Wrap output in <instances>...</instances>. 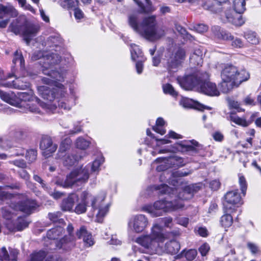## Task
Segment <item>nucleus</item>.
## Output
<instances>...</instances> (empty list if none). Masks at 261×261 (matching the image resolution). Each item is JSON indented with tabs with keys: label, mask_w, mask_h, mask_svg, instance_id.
<instances>
[{
	"label": "nucleus",
	"mask_w": 261,
	"mask_h": 261,
	"mask_svg": "<svg viewBox=\"0 0 261 261\" xmlns=\"http://www.w3.org/2000/svg\"><path fill=\"white\" fill-rule=\"evenodd\" d=\"M59 38L56 36L49 37L45 42L46 45L49 47L58 45Z\"/></svg>",
	"instance_id": "57"
},
{
	"label": "nucleus",
	"mask_w": 261,
	"mask_h": 261,
	"mask_svg": "<svg viewBox=\"0 0 261 261\" xmlns=\"http://www.w3.org/2000/svg\"><path fill=\"white\" fill-rule=\"evenodd\" d=\"M168 162L172 164L174 167H182L186 164L182 158L177 156L170 157Z\"/></svg>",
	"instance_id": "48"
},
{
	"label": "nucleus",
	"mask_w": 261,
	"mask_h": 261,
	"mask_svg": "<svg viewBox=\"0 0 261 261\" xmlns=\"http://www.w3.org/2000/svg\"><path fill=\"white\" fill-rule=\"evenodd\" d=\"M37 153L35 149H30L27 151L26 153V159L29 163H31L36 160Z\"/></svg>",
	"instance_id": "53"
},
{
	"label": "nucleus",
	"mask_w": 261,
	"mask_h": 261,
	"mask_svg": "<svg viewBox=\"0 0 261 261\" xmlns=\"http://www.w3.org/2000/svg\"><path fill=\"white\" fill-rule=\"evenodd\" d=\"M37 206L35 201L31 199H27L20 202L18 204L19 210L27 214H30Z\"/></svg>",
	"instance_id": "24"
},
{
	"label": "nucleus",
	"mask_w": 261,
	"mask_h": 261,
	"mask_svg": "<svg viewBox=\"0 0 261 261\" xmlns=\"http://www.w3.org/2000/svg\"><path fill=\"white\" fill-rule=\"evenodd\" d=\"M47 255V253L43 250L34 252L30 255V259L27 261H43Z\"/></svg>",
	"instance_id": "43"
},
{
	"label": "nucleus",
	"mask_w": 261,
	"mask_h": 261,
	"mask_svg": "<svg viewBox=\"0 0 261 261\" xmlns=\"http://www.w3.org/2000/svg\"><path fill=\"white\" fill-rule=\"evenodd\" d=\"M186 57V50L184 48L179 47L175 54L170 57V63L172 65H179L182 64L185 60Z\"/></svg>",
	"instance_id": "23"
},
{
	"label": "nucleus",
	"mask_w": 261,
	"mask_h": 261,
	"mask_svg": "<svg viewBox=\"0 0 261 261\" xmlns=\"http://www.w3.org/2000/svg\"><path fill=\"white\" fill-rule=\"evenodd\" d=\"M76 236L79 239H83L86 247H90L94 244L91 233L88 231L85 226H82L77 229Z\"/></svg>",
	"instance_id": "19"
},
{
	"label": "nucleus",
	"mask_w": 261,
	"mask_h": 261,
	"mask_svg": "<svg viewBox=\"0 0 261 261\" xmlns=\"http://www.w3.org/2000/svg\"><path fill=\"white\" fill-rule=\"evenodd\" d=\"M57 145L53 143L51 138L47 136H42L40 143V148L43 151V155L46 158H48L51 154L56 151Z\"/></svg>",
	"instance_id": "16"
},
{
	"label": "nucleus",
	"mask_w": 261,
	"mask_h": 261,
	"mask_svg": "<svg viewBox=\"0 0 261 261\" xmlns=\"http://www.w3.org/2000/svg\"><path fill=\"white\" fill-rule=\"evenodd\" d=\"M226 20L225 22H229L236 26H241L245 21L242 16L232 10H229L225 12Z\"/></svg>",
	"instance_id": "21"
},
{
	"label": "nucleus",
	"mask_w": 261,
	"mask_h": 261,
	"mask_svg": "<svg viewBox=\"0 0 261 261\" xmlns=\"http://www.w3.org/2000/svg\"><path fill=\"white\" fill-rule=\"evenodd\" d=\"M26 109L32 113H40L39 109L34 103L30 102V104H27Z\"/></svg>",
	"instance_id": "62"
},
{
	"label": "nucleus",
	"mask_w": 261,
	"mask_h": 261,
	"mask_svg": "<svg viewBox=\"0 0 261 261\" xmlns=\"http://www.w3.org/2000/svg\"><path fill=\"white\" fill-rule=\"evenodd\" d=\"M63 164L65 166H71L81 158V156L73 154H66L63 156Z\"/></svg>",
	"instance_id": "39"
},
{
	"label": "nucleus",
	"mask_w": 261,
	"mask_h": 261,
	"mask_svg": "<svg viewBox=\"0 0 261 261\" xmlns=\"http://www.w3.org/2000/svg\"><path fill=\"white\" fill-rule=\"evenodd\" d=\"M148 224L147 218L143 215H138L132 217L128 222V226L133 227L136 232L143 231Z\"/></svg>",
	"instance_id": "15"
},
{
	"label": "nucleus",
	"mask_w": 261,
	"mask_h": 261,
	"mask_svg": "<svg viewBox=\"0 0 261 261\" xmlns=\"http://www.w3.org/2000/svg\"><path fill=\"white\" fill-rule=\"evenodd\" d=\"M226 213L224 214L220 219V223L222 227L228 228L230 227L233 222V218L229 213H227L225 211Z\"/></svg>",
	"instance_id": "40"
},
{
	"label": "nucleus",
	"mask_w": 261,
	"mask_h": 261,
	"mask_svg": "<svg viewBox=\"0 0 261 261\" xmlns=\"http://www.w3.org/2000/svg\"><path fill=\"white\" fill-rule=\"evenodd\" d=\"M197 254L195 249H184L179 254L175 256L176 259H179L185 257L188 261H192L195 259Z\"/></svg>",
	"instance_id": "34"
},
{
	"label": "nucleus",
	"mask_w": 261,
	"mask_h": 261,
	"mask_svg": "<svg viewBox=\"0 0 261 261\" xmlns=\"http://www.w3.org/2000/svg\"><path fill=\"white\" fill-rule=\"evenodd\" d=\"M239 184L243 196H245L247 189V183L245 177L242 173L238 174Z\"/></svg>",
	"instance_id": "46"
},
{
	"label": "nucleus",
	"mask_w": 261,
	"mask_h": 261,
	"mask_svg": "<svg viewBox=\"0 0 261 261\" xmlns=\"http://www.w3.org/2000/svg\"><path fill=\"white\" fill-rule=\"evenodd\" d=\"M106 197L105 192H100L97 196H92L89 194V199L91 201V206L94 210H98L97 217L98 219L102 218L108 213L110 207L109 203H105Z\"/></svg>",
	"instance_id": "10"
},
{
	"label": "nucleus",
	"mask_w": 261,
	"mask_h": 261,
	"mask_svg": "<svg viewBox=\"0 0 261 261\" xmlns=\"http://www.w3.org/2000/svg\"><path fill=\"white\" fill-rule=\"evenodd\" d=\"M228 0H213V7L219 6L221 4L225 3ZM245 4V0H233V11L238 14L243 13L246 9Z\"/></svg>",
	"instance_id": "22"
},
{
	"label": "nucleus",
	"mask_w": 261,
	"mask_h": 261,
	"mask_svg": "<svg viewBox=\"0 0 261 261\" xmlns=\"http://www.w3.org/2000/svg\"><path fill=\"white\" fill-rule=\"evenodd\" d=\"M200 188L197 185H191L186 186L184 189L179 193L178 199L176 200H179L183 204L182 200H188L191 199L194 194L197 192Z\"/></svg>",
	"instance_id": "18"
},
{
	"label": "nucleus",
	"mask_w": 261,
	"mask_h": 261,
	"mask_svg": "<svg viewBox=\"0 0 261 261\" xmlns=\"http://www.w3.org/2000/svg\"><path fill=\"white\" fill-rule=\"evenodd\" d=\"M39 29L38 25L29 22L25 18L21 17L14 20L9 27L11 32L22 36L28 45L33 38L37 35Z\"/></svg>",
	"instance_id": "3"
},
{
	"label": "nucleus",
	"mask_w": 261,
	"mask_h": 261,
	"mask_svg": "<svg viewBox=\"0 0 261 261\" xmlns=\"http://www.w3.org/2000/svg\"><path fill=\"white\" fill-rule=\"evenodd\" d=\"M89 193L86 191L82 193L81 197L82 202L79 203L75 208L74 212L77 214H83L87 210V200L89 199Z\"/></svg>",
	"instance_id": "31"
},
{
	"label": "nucleus",
	"mask_w": 261,
	"mask_h": 261,
	"mask_svg": "<svg viewBox=\"0 0 261 261\" xmlns=\"http://www.w3.org/2000/svg\"><path fill=\"white\" fill-rule=\"evenodd\" d=\"M145 4H144L140 0H134L139 7V12L142 14H148L155 10L150 0H144Z\"/></svg>",
	"instance_id": "25"
},
{
	"label": "nucleus",
	"mask_w": 261,
	"mask_h": 261,
	"mask_svg": "<svg viewBox=\"0 0 261 261\" xmlns=\"http://www.w3.org/2000/svg\"><path fill=\"white\" fill-rule=\"evenodd\" d=\"M17 98L18 100H16L15 106L18 107H27V104H30V102H35L42 107L45 106L46 104L41 102L39 98L34 96L32 92H19L17 93Z\"/></svg>",
	"instance_id": "13"
},
{
	"label": "nucleus",
	"mask_w": 261,
	"mask_h": 261,
	"mask_svg": "<svg viewBox=\"0 0 261 261\" xmlns=\"http://www.w3.org/2000/svg\"><path fill=\"white\" fill-rule=\"evenodd\" d=\"M164 92L166 94H169L173 96L177 95V93L175 91L172 86L169 84H167L163 86Z\"/></svg>",
	"instance_id": "54"
},
{
	"label": "nucleus",
	"mask_w": 261,
	"mask_h": 261,
	"mask_svg": "<svg viewBox=\"0 0 261 261\" xmlns=\"http://www.w3.org/2000/svg\"><path fill=\"white\" fill-rule=\"evenodd\" d=\"M244 37L250 43L256 44L259 42L256 33L251 31H248L244 33Z\"/></svg>",
	"instance_id": "42"
},
{
	"label": "nucleus",
	"mask_w": 261,
	"mask_h": 261,
	"mask_svg": "<svg viewBox=\"0 0 261 261\" xmlns=\"http://www.w3.org/2000/svg\"><path fill=\"white\" fill-rule=\"evenodd\" d=\"M15 95L0 90V97L4 101L11 105L15 106L16 100L14 98Z\"/></svg>",
	"instance_id": "41"
},
{
	"label": "nucleus",
	"mask_w": 261,
	"mask_h": 261,
	"mask_svg": "<svg viewBox=\"0 0 261 261\" xmlns=\"http://www.w3.org/2000/svg\"><path fill=\"white\" fill-rule=\"evenodd\" d=\"M224 208L227 213H233L243 203L241 196L238 190L228 191L224 195Z\"/></svg>",
	"instance_id": "8"
},
{
	"label": "nucleus",
	"mask_w": 261,
	"mask_h": 261,
	"mask_svg": "<svg viewBox=\"0 0 261 261\" xmlns=\"http://www.w3.org/2000/svg\"><path fill=\"white\" fill-rule=\"evenodd\" d=\"M228 103H229V107H230L232 108L237 110V111L239 112H244L245 111L244 109L240 107V103L237 101L229 99Z\"/></svg>",
	"instance_id": "58"
},
{
	"label": "nucleus",
	"mask_w": 261,
	"mask_h": 261,
	"mask_svg": "<svg viewBox=\"0 0 261 261\" xmlns=\"http://www.w3.org/2000/svg\"><path fill=\"white\" fill-rule=\"evenodd\" d=\"M75 144L77 148L81 149H85L89 146V142L82 138H79L76 140Z\"/></svg>",
	"instance_id": "52"
},
{
	"label": "nucleus",
	"mask_w": 261,
	"mask_h": 261,
	"mask_svg": "<svg viewBox=\"0 0 261 261\" xmlns=\"http://www.w3.org/2000/svg\"><path fill=\"white\" fill-rule=\"evenodd\" d=\"M210 75L206 72L198 71L185 76L179 81L180 86L187 90L193 88L200 89L201 92L212 96V84L210 82Z\"/></svg>",
	"instance_id": "2"
},
{
	"label": "nucleus",
	"mask_w": 261,
	"mask_h": 261,
	"mask_svg": "<svg viewBox=\"0 0 261 261\" xmlns=\"http://www.w3.org/2000/svg\"><path fill=\"white\" fill-rule=\"evenodd\" d=\"M18 174L20 178L28 181L30 179V175L29 173L24 169H22L18 171Z\"/></svg>",
	"instance_id": "60"
},
{
	"label": "nucleus",
	"mask_w": 261,
	"mask_h": 261,
	"mask_svg": "<svg viewBox=\"0 0 261 261\" xmlns=\"http://www.w3.org/2000/svg\"><path fill=\"white\" fill-rule=\"evenodd\" d=\"M75 236H64L60 240L56 241V246L59 249L68 251L71 250L75 245Z\"/></svg>",
	"instance_id": "17"
},
{
	"label": "nucleus",
	"mask_w": 261,
	"mask_h": 261,
	"mask_svg": "<svg viewBox=\"0 0 261 261\" xmlns=\"http://www.w3.org/2000/svg\"><path fill=\"white\" fill-rule=\"evenodd\" d=\"M130 53L132 59L136 62V65H142V53L139 46L136 44L132 45Z\"/></svg>",
	"instance_id": "27"
},
{
	"label": "nucleus",
	"mask_w": 261,
	"mask_h": 261,
	"mask_svg": "<svg viewBox=\"0 0 261 261\" xmlns=\"http://www.w3.org/2000/svg\"><path fill=\"white\" fill-rule=\"evenodd\" d=\"M77 198L75 194H70L67 198L63 199L61 203V209L64 211H70L74 205L75 200Z\"/></svg>",
	"instance_id": "32"
},
{
	"label": "nucleus",
	"mask_w": 261,
	"mask_h": 261,
	"mask_svg": "<svg viewBox=\"0 0 261 261\" xmlns=\"http://www.w3.org/2000/svg\"><path fill=\"white\" fill-rule=\"evenodd\" d=\"M42 73L49 76L52 79L43 77L42 82L48 85L56 87L63 91L64 86L60 83L64 81L65 73L62 71L61 68L57 69L56 66H41Z\"/></svg>",
	"instance_id": "5"
},
{
	"label": "nucleus",
	"mask_w": 261,
	"mask_h": 261,
	"mask_svg": "<svg viewBox=\"0 0 261 261\" xmlns=\"http://www.w3.org/2000/svg\"><path fill=\"white\" fill-rule=\"evenodd\" d=\"M60 5L68 10L74 9L79 5L78 0H61L59 2Z\"/></svg>",
	"instance_id": "38"
},
{
	"label": "nucleus",
	"mask_w": 261,
	"mask_h": 261,
	"mask_svg": "<svg viewBox=\"0 0 261 261\" xmlns=\"http://www.w3.org/2000/svg\"><path fill=\"white\" fill-rule=\"evenodd\" d=\"M180 145L183 148L185 149L186 151L189 152V153L191 155L196 153L198 152L196 147L198 146L199 144L197 141L195 140L182 143Z\"/></svg>",
	"instance_id": "36"
},
{
	"label": "nucleus",
	"mask_w": 261,
	"mask_h": 261,
	"mask_svg": "<svg viewBox=\"0 0 261 261\" xmlns=\"http://www.w3.org/2000/svg\"><path fill=\"white\" fill-rule=\"evenodd\" d=\"M9 253L5 247L0 249V261H17L19 251L12 248H9Z\"/></svg>",
	"instance_id": "20"
},
{
	"label": "nucleus",
	"mask_w": 261,
	"mask_h": 261,
	"mask_svg": "<svg viewBox=\"0 0 261 261\" xmlns=\"http://www.w3.org/2000/svg\"><path fill=\"white\" fill-rule=\"evenodd\" d=\"M29 225V223L23 218H19L14 224L8 223L7 227L11 231H21Z\"/></svg>",
	"instance_id": "29"
},
{
	"label": "nucleus",
	"mask_w": 261,
	"mask_h": 261,
	"mask_svg": "<svg viewBox=\"0 0 261 261\" xmlns=\"http://www.w3.org/2000/svg\"><path fill=\"white\" fill-rule=\"evenodd\" d=\"M213 36L215 40L217 41L233 40L231 45L234 47L242 48L244 46V43L241 39L238 38L234 39L233 36L230 33L221 29L218 26L215 27Z\"/></svg>",
	"instance_id": "11"
},
{
	"label": "nucleus",
	"mask_w": 261,
	"mask_h": 261,
	"mask_svg": "<svg viewBox=\"0 0 261 261\" xmlns=\"http://www.w3.org/2000/svg\"><path fill=\"white\" fill-rule=\"evenodd\" d=\"M66 141H63L61 143L58 152L57 154V158L60 159H62L66 154L65 153L66 151L69 148V145Z\"/></svg>",
	"instance_id": "49"
},
{
	"label": "nucleus",
	"mask_w": 261,
	"mask_h": 261,
	"mask_svg": "<svg viewBox=\"0 0 261 261\" xmlns=\"http://www.w3.org/2000/svg\"><path fill=\"white\" fill-rule=\"evenodd\" d=\"M64 232V229L61 226L53 228L47 232V237L50 240H55L61 236Z\"/></svg>",
	"instance_id": "37"
},
{
	"label": "nucleus",
	"mask_w": 261,
	"mask_h": 261,
	"mask_svg": "<svg viewBox=\"0 0 261 261\" xmlns=\"http://www.w3.org/2000/svg\"><path fill=\"white\" fill-rule=\"evenodd\" d=\"M203 51L201 48H196L190 57V63L193 65H201L203 63Z\"/></svg>",
	"instance_id": "30"
},
{
	"label": "nucleus",
	"mask_w": 261,
	"mask_h": 261,
	"mask_svg": "<svg viewBox=\"0 0 261 261\" xmlns=\"http://www.w3.org/2000/svg\"><path fill=\"white\" fill-rule=\"evenodd\" d=\"M229 118L234 123L243 127L248 126L252 122L251 121L247 120L245 117H240L233 112L230 113Z\"/></svg>",
	"instance_id": "33"
},
{
	"label": "nucleus",
	"mask_w": 261,
	"mask_h": 261,
	"mask_svg": "<svg viewBox=\"0 0 261 261\" xmlns=\"http://www.w3.org/2000/svg\"><path fill=\"white\" fill-rule=\"evenodd\" d=\"M18 14V11L12 5L5 6L0 4V28H6L10 18L15 17Z\"/></svg>",
	"instance_id": "12"
},
{
	"label": "nucleus",
	"mask_w": 261,
	"mask_h": 261,
	"mask_svg": "<svg viewBox=\"0 0 261 261\" xmlns=\"http://www.w3.org/2000/svg\"><path fill=\"white\" fill-rule=\"evenodd\" d=\"M38 92L41 96L49 101H53L55 98V94L50 90L46 86H40L38 88Z\"/></svg>",
	"instance_id": "35"
},
{
	"label": "nucleus",
	"mask_w": 261,
	"mask_h": 261,
	"mask_svg": "<svg viewBox=\"0 0 261 261\" xmlns=\"http://www.w3.org/2000/svg\"><path fill=\"white\" fill-rule=\"evenodd\" d=\"M223 76L226 79H231L238 87L243 82L247 81L250 77V74L244 68L237 66H225L223 69Z\"/></svg>",
	"instance_id": "7"
},
{
	"label": "nucleus",
	"mask_w": 261,
	"mask_h": 261,
	"mask_svg": "<svg viewBox=\"0 0 261 261\" xmlns=\"http://www.w3.org/2000/svg\"><path fill=\"white\" fill-rule=\"evenodd\" d=\"M13 63L15 65H24V60L22 54L19 53L17 50L14 54V58L13 59Z\"/></svg>",
	"instance_id": "51"
},
{
	"label": "nucleus",
	"mask_w": 261,
	"mask_h": 261,
	"mask_svg": "<svg viewBox=\"0 0 261 261\" xmlns=\"http://www.w3.org/2000/svg\"><path fill=\"white\" fill-rule=\"evenodd\" d=\"M89 177V168L86 166L81 167L72 171L66 177L63 184L65 188L70 187L74 185L77 186L87 181Z\"/></svg>",
	"instance_id": "6"
},
{
	"label": "nucleus",
	"mask_w": 261,
	"mask_h": 261,
	"mask_svg": "<svg viewBox=\"0 0 261 261\" xmlns=\"http://www.w3.org/2000/svg\"><path fill=\"white\" fill-rule=\"evenodd\" d=\"M62 213L60 212L49 213L48 214V219L54 223H62L64 220L61 218Z\"/></svg>",
	"instance_id": "47"
},
{
	"label": "nucleus",
	"mask_w": 261,
	"mask_h": 261,
	"mask_svg": "<svg viewBox=\"0 0 261 261\" xmlns=\"http://www.w3.org/2000/svg\"><path fill=\"white\" fill-rule=\"evenodd\" d=\"M183 204L179 200L174 201L159 200L154 202L153 209L149 211V212L154 216H159L161 213H158L156 211L162 210L164 212L175 211L184 207Z\"/></svg>",
	"instance_id": "9"
},
{
	"label": "nucleus",
	"mask_w": 261,
	"mask_h": 261,
	"mask_svg": "<svg viewBox=\"0 0 261 261\" xmlns=\"http://www.w3.org/2000/svg\"><path fill=\"white\" fill-rule=\"evenodd\" d=\"M181 104L185 108H194L200 111H203L204 109L211 110V107L205 106L197 101L189 98L182 99L181 101Z\"/></svg>",
	"instance_id": "26"
},
{
	"label": "nucleus",
	"mask_w": 261,
	"mask_h": 261,
	"mask_svg": "<svg viewBox=\"0 0 261 261\" xmlns=\"http://www.w3.org/2000/svg\"><path fill=\"white\" fill-rule=\"evenodd\" d=\"M13 146L12 140L7 136L0 137V147L7 149Z\"/></svg>",
	"instance_id": "50"
},
{
	"label": "nucleus",
	"mask_w": 261,
	"mask_h": 261,
	"mask_svg": "<svg viewBox=\"0 0 261 261\" xmlns=\"http://www.w3.org/2000/svg\"><path fill=\"white\" fill-rule=\"evenodd\" d=\"M251 165L261 174V161L259 160L252 161Z\"/></svg>",
	"instance_id": "64"
},
{
	"label": "nucleus",
	"mask_w": 261,
	"mask_h": 261,
	"mask_svg": "<svg viewBox=\"0 0 261 261\" xmlns=\"http://www.w3.org/2000/svg\"><path fill=\"white\" fill-rule=\"evenodd\" d=\"M154 188L155 190L159 191V193H160L162 194H170L171 192L173 193L176 191L175 189L169 187L168 185L166 184H161L160 186H154Z\"/></svg>",
	"instance_id": "44"
},
{
	"label": "nucleus",
	"mask_w": 261,
	"mask_h": 261,
	"mask_svg": "<svg viewBox=\"0 0 261 261\" xmlns=\"http://www.w3.org/2000/svg\"><path fill=\"white\" fill-rule=\"evenodd\" d=\"M223 70L221 72V77L222 82L219 85L221 90L223 93H228L234 87H236V84L234 81L230 78L229 79H225L223 76Z\"/></svg>",
	"instance_id": "28"
},
{
	"label": "nucleus",
	"mask_w": 261,
	"mask_h": 261,
	"mask_svg": "<svg viewBox=\"0 0 261 261\" xmlns=\"http://www.w3.org/2000/svg\"><path fill=\"white\" fill-rule=\"evenodd\" d=\"M165 124V121L162 118H158L156 121V126L153 128V129L156 133L163 135L165 134L166 130L163 128Z\"/></svg>",
	"instance_id": "45"
},
{
	"label": "nucleus",
	"mask_w": 261,
	"mask_h": 261,
	"mask_svg": "<svg viewBox=\"0 0 261 261\" xmlns=\"http://www.w3.org/2000/svg\"><path fill=\"white\" fill-rule=\"evenodd\" d=\"M177 31L181 35L184 36V37L190 40L194 39V37L189 33H188L186 29L180 25L176 27Z\"/></svg>",
	"instance_id": "56"
},
{
	"label": "nucleus",
	"mask_w": 261,
	"mask_h": 261,
	"mask_svg": "<svg viewBox=\"0 0 261 261\" xmlns=\"http://www.w3.org/2000/svg\"><path fill=\"white\" fill-rule=\"evenodd\" d=\"M73 10L74 16L76 20H80L84 18V14L80 9L76 7L73 9Z\"/></svg>",
	"instance_id": "63"
},
{
	"label": "nucleus",
	"mask_w": 261,
	"mask_h": 261,
	"mask_svg": "<svg viewBox=\"0 0 261 261\" xmlns=\"http://www.w3.org/2000/svg\"><path fill=\"white\" fill-rule=\"evenodd\" d=\"M104 160L102 158L95 159L91 166V171L92 172H96L98 171L99 167L103 162Z\"/></svg>",
	"instance_id": "55"
},
{
	"label": "nucleus",
	"mask_w": 261,
	"mask_h": 261,
	"mask_svg": "<svg viewBox=\"0 0 261 261\" xmlns=\"http://www.w3.org/2000/svg\"><path fill=\"white\" fill-rule=\"evenodd\" d=\"M10 163L22 169H24L27 167V163L25 161L22 159L15 160L10 162Z\"/></svg>",
	"instance_id": "59"
},
{
	"label": "nucleus",
	"mask_w": 261,
	"mask_h": 261,
	"mask_svg": "<svg viewBox=\"0 0 261 261\" xmlns=\"http://www.w3.org/2000/svg\"><path fill=\"white\" fill-rule=\"evenodd\" d=\"M128 22L135 32L151 41L159 40L165 35L164 30L157 27L154 15L145 17L142 22L139 23L138 15L132 14L128 16Z\"/></svg>",
	"instance_id": "1"
},
{
	"label": "nucleus",
	"mask_w": 261,
	"mask_h": 261,
	"mask_svg": "<svg viewBox=\"0 0 261 261\" xmlns=\"http://www.w3.org/2000/svg\"><path fill=\"white\" fill-rule=\"evenodd\" d=\"M163 241L158 244L156 251L158 253H167L170 254H176L180 248V245L178 242L175 240H171L163 244Z\"/></svg>",
	"instance_id": "14"
},
{
	"label": "nucleus",
	"mask_w": 261,
	"mask_h": 261,
	"mask_svg": "<svg viewBox=\"0 0 261 261\" xmlns=\"http://www.w3.org/2000/svg\"><path fill=\"white\" fill-rule=\"evenodd\" d=\"M195 231L202 237H205L208 234L207 230L205 227H196L195 228Z\"/></svg>",
	"instance_id": "61"
},
{
	"label": "nucleus",
	"mask_w": 261,
	"mask_h": 261,
	"mask_svg": "<svg viewBox=\"0 0 261 261\" xmlns=\"http://www.w3.org/2000/svg\"><path fill=\"white\" fill-rule=\"evenodd\" d=\"M165 240L163 228L159 224H155L151 228L150 234L140 237L136 239V242L146 248L155 249L160 242Z\"/></svg>",
	"instance_id": "4"
}]
</instances>
